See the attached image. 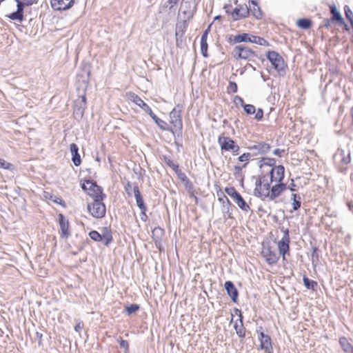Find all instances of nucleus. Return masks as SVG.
<instances>
[{
	"label": "nucleus",
	"instance_id": "obj_40",
	"mask_svg": "<svg viewBox=\"0 0 353 353\" xmlns=\"http://www.w3.org/2000/svg\"><path fill=\"white\" fill-rule=\"evenodd\" d=\"M344 12L346 19L350 21V23H352V21H353V12L349 6L345 5L344 6Z\"/></svg>",
	"mask_w": 353,
	"mask_h": 353
},
{
	"label": "nucleus",
	"instance_id": "obj_62",
	"mask_svg": "<svg viewBox=\"0 0 353 353\" xmlns=\"http://www.w3.org/2000/svg\"><path fill=\"white\" fill-rule=\"evenodd\" d=\"M141 215H140V217H141V219L145 222L148 219V216L146 215V211H141Z\"/></svg>",
	"mask_w": 353,
	"mask_h": 353
},
{
	"label": "nucleus",
	"instance_id": "obj_19",
	"mask_svg": "<svg viewBox=\"0 0 353 353\" xmlns=\"http://www.w3.org/2000/svg\"><path fill=\"white\" fill-rule=\"evenodd\" d=\"M218 143L221 146V149L225 151H230L235 144V142L232 139L227 137H219Z\"/></svg>",
	"mask_w": 353,
	"mask_h": 353
},
{
	"label": "nucleus",
	"instance_id": "obj_29",
	"mask_svg": "<svg viewBox=\"0 0 353 353\" xmlns=\"http://www.w3.org/2000/svg\"><path fill=\"white\" fill-rule=\"evenodd\" d=\"M339 344L343 351L346 353H353V347L349 343L347 339L345 336H342L339 339Z\"/></svg>",
	"mask_w": 353,
	"mask_h": 353
},
{
	"label": "nucleus",
	"instance_id": "obj_26",
	"mask_svg": "<svg viewBox=\"0 0 353 353\" xmlns=\"http://www.w3.org/2000/svg\"><path fill=\"white\" fill-rule=\"evenodd\" d=\"M234 200L236 202L238 207L243 211L248 212L250 210L249 205L246 203V201L244 200V199L242 197L239 192L234 199Z\"/></svg>",
	"mask_w": 353,
	"mask_h": 353
},
{
	"label": "nucleus",
	"instance_id": "obj_32",
	"mask_svg": "<svg viewBox=\"0 0 353 353\" xmlns=\"http://www.w3.org/2000/svg\"><path fill=\"white\" fill-rule=\"evenodd\" d=\"M291 200L292 201V207L294 211L298 210L301 206V198L298 194H292L291 195Z\"/></svg>",
	"mask_w": 353,
	"mask_h": 353
},
{
	"label": "nucleus",
	"instance_id": "obj_25",
	"mask_svg": "<svg viewBox=\"0 0 353 353\" xmlns=\"http://www.w3.org/2000/svg\"><path fill=\"white\" fill-rule=\"evenodd\" d=\"M81 98L80 101L75 102L74 113L79 115L80 117H82L86 108V97L85 95H83Z\"/></svg>",
	"mask_w": 353,
	"mask_h": 353
},
{
	"label": "nucleus",
	"instance_id": "obj_64",
	"mask_svg": "<svg viewBox=\"0 0 353 353\" xmlns=\"http://www.w3.org/2000/svg\"><path fill=\"white\" fill-rule=\"evenodd\" d=\"M179 1V0H168V3L170 4V8L171 9L174 5L176 4V3Z\"/></svg>",
	"mask_w": 353,
	"mask_h": 353
},
{
	"label": "nucleus",
	"instance_id": "obj_27",
	"mask_svg": "<svg viewBox=\"0 0 353 353\" xmlns=\"http://www.w3.org/2000/svg\"><path fill=\"white\" fill-rule=\"evenodd\" d=\"M188 28L187 20H183L182 21L178 22L176 25V31L175 34L176 37H182Z\"/></svg>",
	"mask_w": 353,
	"mask_h": 353
},
{
	"label": "nucleus",
	"instance_id": "obj_46",
	"mask_svg": "<svg viewBox=\"0 0 353 353\" xmlns=\"http://www.w3.org/2000/svg\"><path fill=\"white\" fill-rule=\"evenodd\" d=\"M227 90L228 93L232 92L236 93L237 92V85L234 81H230L229 85L227 88Z\"/></svg>",
	"mask_w": 353,
	"mask_h": 353
},
{
	"label": "nucleus",
	"instance_id": "obj_17",
	"mask_svg": "<svg viewBox=\"0 0 353 353\" xmlns=\"http://www.w3.org/2000/svg\"><path fill=\"white\" fill-rule=\"evenodd\" d=\"M59 223L61 229V237L67 239L70 235L69 221L62 214H59Z\"/></svg>",
	"mask_w": 353,
	"mask_h": 353
},
{
	"label": "nucleus",
	"instance_id": "obj_41",
	"mask_svg": "<svg viewBox=\"0 0 353 353\" xmlns=\"http://www.w3.org/2000/svg\"><path fill=\"white\" fill-rule=\"evenodd\" d=\"M0 168L6 170H14V166L12 163L6 161L4 159H0Z\"/></svg>",
	"mask_w": 353,
	"mask_h": 353
},
{
	"label": "nucleus",
	"instance_id": "obj_5",
	"mask_svg": "<svg viewBox=\"0 0 353 353\" xmlns=\"http://www.w3.org/2000/svg\"><path fill=\"white\" fill-rule=\"evenodd\" d=\"M267 58L271 62L274 68L280 76H284L286 73V65L283 57L275 51H268Z\"/></svg>",
	"mask_w": 353,
	"mask_h": 353
},
{
	"label": "nucleus",
	"instance_id": "obj_61",
	"mask_svg": "<svg viewBox=\"0 0 353 353\" xmlns=\"http://www.w3.org/2000/svg\"><path fill=\"white\" fill-rule=\"evenodd\" d=\"M146 113H148L150 115V117L152 119L153 121H156L157 116L152 112L151 108L148 111H147Z\"/></svg>",
	"mask_w": 353,
	"mask_h": 353
},
{
	"label": "nucleus",
	"instance_id": "obj_48",
	"mask_svg": "<svg viewBox=\"0 0 353 353\" xmlns=\"http://www.w3.org/2000/svg\"><path fill=\"white\" fill-rule=\"evenodd\" d=\"M217 196H219V201L221 202L223 205L226 203L227 197L224 195L223 192L221 190L217 192Z\"/></svg>",
	"mask_w": 353,
	"mask_h": 353
},
{
	"label": "nucleus",
	"instance_id": "obj_57",
	"mask_svg": "<svg viewBox=\"0 0 353 353\" xmlns=\"http://www.w3.org/2000/svg\"><path fill=\"white\" fill-rule=\"evenodd\" d=\"M83 327V322H79L77 323V325L74 326V330L76 332H79Z\"/></svg>",
	"mask_w": 353,
	"mask_h": 353
},
{
	"label": "nucleus",
	"instance_id": "obj_39",
	"mask_svg": "<svg viewBox=\"0 0 353 353\" xmlns=\"http://www.w3.org/2000/svg\"><path fill=\"white\" fill-rule=\"evenodd\" d=\"M154 121L160 129L167 131L170 130V128L168 127V123L162 119H159L158 117H157L156 121Z\"/></svg>",
	"mask_w": 353,
	"mask_h": 353
},
{
	"label": "nucleus",
	"instance_id": "obj_34",
	"mask_svg": "<svg viewBox=\"0 0 353 353\" xmlns=\"http://www.w3.org/2000/svg\"><path fill=\"white\" fill-rule=\"evenodd\" d=\"M133 101L135 104L139 106L143 111L145 112L148 111L150 108L149 105L145 103L139 96L135 95L133 97Z\"/></svg>",
	"mask_w": 353,
	"mask_h": 353
},
{
	"label": "nucleus",
	"instance_id": "obj_8",
	"mask_svg": "<svg viewBox=\"0 0 353 353\" xmlns=\"http://www.w3.org/2000/svg\"><path fill=\"white\" fill-rule=\"evenodd\" d=\"M103 200L97 199L88 205V212L96 219H101L105 216L106 209Z\"/></svg>",
	"mask_w": 353,
	"mask_h": 353
},
{
	"label": "nucleus",
	"instance_id": "obj_42",
	"mask_svg": "<svg viewBox=\"0 0 353 353\" xmlns=\"http://www.w3.org/2000/svg\"><path fill=\"white\" fill-rule=\"evenodd\" d=\"M201 52L203 57H208V43L207 41H201Z\"/></svg>",
	"mask_w": 353,
	"mask_h": 353
},
{
	"label": "nucleus",
	"instance_id": "obj_31",
	"mask_svg": "<svg viewBox=\"0 0 353 353\" xmlns=\"http://www.w3.org/2000/svg\"><path fill=\"white\" fill-rule=\"evenodd\" d=\"M282 193V191L279 189V188L277 186V185H273L271 189L270 190L269 195L268 196V198H269L270 200L273 201L278 196L281 195Z\"/></svg>",
	"mask_w": 353,
	"mask_h": 353
},
{
	"label": "nucleus",
	"instance_id": "obj_9",
	"mask_svg": "<svg viewBox=\"0 0 353 353\" xmlns=\"http://www.w3.org/2000/svg\"><path fill=\"white\" fill-rule=\"evenodd\" d=\"M264 176L255 183L254 195L258 197L268 198L270 190V183Z\"/></svg>",
	"mask_w": 353,
	"mask_h": 353
},
{
	"label": "nucleus",
	"instance_id": "obj_28",
	"mask_svg": "<svg viewBox=\"0 0 353 353\" xmlns=\"http://www.w3.org/2000/svg\"><path fill=\"white\" fill-rule=\"evenodd\" d=\"M253 35H251L248 33H242L237 35L234 36L232 41L234 43H241V42H250L252 41V38Z\"/></svg>",
	"mask_w": 353,
	"mask_h": 353
},
{
	"label": "nucleus",
	"instance_id": "obj_51",
	"mask_svg": "<svg viewBox=\"0 0 353 353\" xmlns=\"http://www.w3.org/2000/svg\"><path fill=\"white\" fill-rule=\"evenodd\" d=\"M263 117V111L261 108H259L255 112L254 119L257 121H261Z\"/></svg>",
	"mask_w": 353,
	"mask_h": 353
},
{
	"label": "nucleus",
	"instance_id": "obj_15",
	"mask_svg": "<svg viewBox=\"0 0 353 353\" xmlns=\"http://www.w3.org/2000/svg\"><path fill=\"white\" fill-rule=\"evenodd\" d=\"M284 172L285 168L281 165L273 167L270 172V182H281L284 178Z\"/></svg>",
	"mask_w": 353,
	"mask_h": 353
},
{
	"label": "nucleus",
	"instance_id": "obj_43",
	"mask_svg": "<svg viewBox=\"0 0 353 353\" xmlns=\"http://www.w3.org/2000/svg\"><path fill=\"white\" fill-rule=\"evenodd\" d=\"M243 108L247 114H253L256 112V108L252 104H245Z\"/></svg>",
	"mask_w": 353,
	"mask_h": 353
},
{
	"label": "nucleus",
	"instance_id": "obj_21",
	"mask_svg": "<svg viewBox=\"0 0 353 353\" xmlns=\"http://www.w3.org/2000/svg\"><path fill=\"white\" fill-rule=\"evenodd\" d=\"M236 312L239 313V324L237 322H236L234 325V330L236 331V334L240 338H244L245 333V327H244L243 323V316H242L241 310H239L238 309H236Z\"/></svg>",
	"mask_w": 353,
	"mask_h": 353
},
{
	"label": "nucleus",
	"instance_id": "obj_58",
	"mask_svg": "<svg viewBox=\"0 0 353 353\" xmlns=\"http://www.w3.org/2000/svg\"><path fill=\"white\" fill-rule=\"evenodd\" d=\"M239 146L238 145L234 144L232 149H230V151H232L233 154L236 155L238 154L239 150Z\"/></svg>",
	"mask_w": 353,
	"mask_h": 353
},
{
	"label": "nucleus",
	"instance_id": "obj_23",
	"mask_svg": "<svg viewBox=\"0 0 353 353\" xmlns=\"http://www.w3.org/2000/svg\"><path fill=\"white\" fill-rule=\"evenodd\" d=\"M250 3V12L256 19H260L262 18L263 14L258 3L254 0L249 1Z\"/></svg>",
	"mask_w": 353,
	"mask_h": 353
},
{
	"label": "nucleus",
	"instance_id": "obj_1",
	"mask_svg": "<svg viewBox=\"0 0 353 353\" xmlns=\"http://www.w3.org/2000/svg\"><path fill=\"white\" fill-rule=\"evenodd\" d=\"M281 231L283 232L282 239L278 242V248L279 254H277L275 252L272 251L270 248L265 249L263 251L262 254L265 258L266 262L270 265L275 264L278 262L280 258V255L282 256L283 260H285V254L290 250V236L289 230L288 228H281Z\"/></svg>",
	"mask_w": 353,
	"mask_h": 353
},
{
	"label": "nucleus",
	"instance_id": "obj_50",
	"mask_svg": "<svg viewBox=\"0 0 353 353\" xmlns=\"http://www.w3.org/2000/svg\"><path fill=\"white\" fill-rule=\"evenodd\" d=\"M251 155H252V152L243 153L239 157V161H248Z\"/></svg>",
	"mask_w": 353,
	"mask_h": 353
},
{
	"label": "nucleus",
	"instance_id": "obj_7",
	"mask_svg": "<svg viewBox=\"0 0 353 353\" xmlns=\"http://www.w3.org/2000/svg\"><path fill=\"white\" fill-rule=\"evenodd\" d=\"M232 54L236 58L248 61H254V58L258 57L256 52L244 45L236 46L233 50Z\"/></svg>",
	"mask_w": 353,
	"mask_h": 353
},
{
	"label": "nucleus",
	"instance_id": "obj_12",
	"mask_svg": "<svg viewBox=\"0 0 353 353\" xmlns=\"http://www.w3.org/2000/svg\"><path fill=\"white\" fill-rule=\"evenodd\" d=\"M235 8L230 13L234 21L245 19L249 16L250 9L246 4H238V0H234Z\"/></svg>",
	"mask_w": 353,
	"mask_h": 353
},
{
	"label": "nucleus",
	"instance_id": "obj_55",
	"mask_svg": "<svg viewBox=\"0 0 353 353\" xmlns=\"http://www.w3.org/2000/svg\"><path fill=\"white\" fill-rule=\"evenodd\" d=\"M285 152L284 150H281L279 148H276L272 151L273 154L278 156V157H282L283 154Z\"/></svg>",
	"mask_w": 353,
	"mask_h": 353
},
{
	"label": "nucleus",
	"instance_id": "obj_53",
	"mask_svg": "<svg viewBox=\"0 0 353 353\" xmlns=\"http://www.w3.org/2000/svg\"><path fill=\"white\" fill-rule=\"evenodd\" d=\"M234 102L236 103V105L240 104L243 107L245 105L243 99L237 95L234 97Z\"/></svg>",
	"mask_w": 353,
	"mask_h": 353
},
{
	"label": "nucleus",
	"instance_id": "obj_44",
	"mask_svg": "<svg viewBox=\"0 0 353 353\" xmlns=\"http://www.w3.org/2000/svg\"><path fill=\"white\" fill-rule=\"evenodd\" d=\"M139 309V305L137 304H131L129 306L126 307V312L128 315H130L134 312H136Z\"/></svg>",
	"mask_w": 353,
	"mask_h": 353
},
{
	"label": "nucleus",
	"instance_id": "obj_16",
	"mask_svg": "<svg viewBox=\"0 0 353 353\" xmlns=\"http://www.w3.org/2000/svg\"><path fill=\"white\" fill-rule=\"evenodd\" d=\"M50 3L54 10H65L72 6L74 0H51Z\"/></svg>",
	"mask_w": 353,
	"mask_h": 353
},
{
	"label": "nucleus",
	"instance_id": "obj_37",
	"mask_svg": "<svg viewBox=\"0 0 353 353\" xmlns=\"http://www.w3.org/2000/svg\"><path fill=\"white\" fill-rule=\"evenodd\" d=\"M251 43L259 44L260 46H268L269 42L262 37L258 36H252Z\"/></svg>",
	"mask_w": 353,
	"mask_h": 353
},
{
	"label": "nucleus",
	"instance_id": "obj_60",
	"mask_svg": "<svg viewBox=\"0 0 353 353\" xmlns=\"http://www.w3.org/2000/svg\"><path fill=\"white\" fill-rule=\"evenodd\" d=\"M317 248H313V251H312V263H314V258H316V259H318L319 258V255L317 254Z\"/></svg>",
	"mask_w": 353,
	"mask_h": 353
},
{
	"label": "nucleus",
	"instance_id": "obj_63",
	"mask_svg": "<svg viewBox=\"0 0 353 353\" xmlns=\"http://www.w3.org/2000/svg\"><path fill=\"white\" fill-rule=\"evenodd\" d=\"M296 186L295 183H294V181L292 180V183L288 185V188H289L291 191L294 192L296 190L294 187Z\"/></svg>",
	"mask_w": 353,
	"mask_h": 353
},
{
	"label": "nucleus",
	"instance_id": "obj_10",
	"mask_svg": "<svg viewBox=\"0 0 353 353\" xmlns=\"http://www.w3.org/2000/svg\"><path fill=\"white\" fill-rule=\"evenodd\" d=\"M89 236L94 241H103L105 245H108L113 240L111 230L108 228H103L102 234L96 230L90 231Z\"/></svg>",
	"mask_w": 353,
	"mask_h": 353
},
{
	"label": "nucleus",
	"instance_id": "obj_6",
	"mask_svg": "<svg viewBox=\"0 0 353 353\" xmlns=\"http://www.w3.org/2000/svg\"><path fill=\"white\" fill-rule=\"evenodd\" d=\"M334 162L338 167L340 172L345 173L347 170V165L351 161V153L348 150L345 152L344 150H339L334 157Z\"/></svg>",
	"mask_w": 353,
	"mask_h": 353
},
{
	"label": "nucleus",
	"instance_id": "obj_4",
	"mask_svg": "<svg viewBox=\"0 0 353 353\" xmlns=\"http://www.w3.org/2000/svg\"><path fill=\"white\" fill-rule=\"evenodd\" d=\"M81 188L94 201L103 199L106 196L105 194L103 193L101 187L90 180H85L81 185Z\"/></svg>",
	"mask_w": 353,
	"mask_h": 353
},
{
	"label": "nucleus",
	"instance_id": "obj_36",
	"mask_svg": "<svg viewBox=\"0 0 353 353\" xmlns=\"http://www.w3.org/2000/svg\"><path fill=\"white\" fill-rule=\"evenodd\" d=\"M163 161L174 172H177L179 169V165L176 163H174L170 157L164 156Z\"/></svg>",
	"mask_w": 353,
	"mask_h": 353
},
{
	"label": "nucleus",
	"instance_id": "obj_33",
	"mask_svg": "<svg viewBox=\"0 0 353 353\" xmlns=\"http://www.w3.org/2000/svg\"><path fill=\"white\" fill-rule=\"evenodd\" d=\"M296 25L302 29L307 30L312 26V21L305 18L300 19L297 20Z\"/></svg>",
	"mask_w": 353,
	"mask_h": 353
},
{
	"label": "nucleus",
	"instance_id": "obj_24",
	"mask_svg": "<svg viewBox=\"0 0 353 353\" xmlns=\"http://www.w3.org/2000/svg\"><path fill=\"white\" fill-rule=\"evenodd\" d=\"M330 10L332 14L330 19L333 22H336L339 24L344 23V19L335 5L330 6Z\"/></svg>",
	"mask_w": 353,
	"mask_h": 353
},
{
	"label": "nucleus",
	"instance_id": "obj_11",
	"mask_svg": "<svg viewBox=\"0 0 353 353\" xmlns=\"http://www.w3.org/2000/svg\"><path fill=\"white\" fill-rule=\"evenodd\" d=\"M256 332L260 341V349L263 350L265 353H272L273 348L270 336L263 332L262 327H259L256 329Z\"/></svg>",
	"mask_w": 353,
	"mask_h": 353
},
{
	"label": "nucleus",
	"instance_id": "obj_49",
	"mask_svg": "<svg viewBox=\"0 0 353 353\" xmlns=\"http://www.w3.org/2000/svg\"><path fill=\"white\" fill-rule=\"evenodd\" d=\"M133 188L134 187L130 181H128L124 186L125 190L129 196H132V190H133Z\"/></svg>",
	"mask_w": 353,
	"mask_h": 353
},
{
	"label": "nucleus",
	"instance_id": "obj_56",
	"mask_svg": "<svg viewBox=\"0 0 353 353\" xmlns=\"http://www.w3.org/2000/svg\"><path fill=\"white\" fill-rule=\"evenodd\" d=\"M210 28V26H209L208 28L203 32V33L201 36V41H207V37L208 35Z\"/></svg>",
	"mask_w": 353,
	"mask_h": 353
},
{
	"label": "nucleus",
	"instance_id": "obj_30",
	"mask_svg": "<svg viewBox=\"0 0 353 353\" xmlns=\"http://www.w3.org/2000/svg\"><path fill=\"white\" fill-rule=\"evenodd\" d=\"M231 202L228 198H226V203L223 205V214L225 220H226L227 219L232 218L231 212Z\"/></svg>",
	"mask_w": 353,
	"mask_h": 353
},
{
	"label": "nucleus",
	"instance_id": "obj_35",
	"mask_svg": "<svg viewBox=\"0 0 353 353\" xmlns=\"http://www.w3.org/2000/svg\"><path fill=\"white\" fill-rule=\"evenodd\" d=\"M303 283L305 288L308 290H314L317 286V283L313 280H310L307 276H304L303 278Z\"/></svg>",
	"mask_w": 353,
	"mask_h": 353
},
{
	"label": "nucleus",
	"instance_id": "obj_45",
	"mask_svg": "<svg viewBox=\"0 0 353 353\" xmlns=\"http://www.w3.org/2000/svg\"><path fill=\"white\" fill-rule=\"evenodd\" d=\"M225 192L232 198L234 199L239 192L234 187L226 188Z\"/></svg>",
	"mask_w": 353,
	"mask_h": 353
},
{
	"label": "nucleus",
	"instance_id": "obj_47",
	"mask_svg": "<svg viewBox=\"0 0 353 353\" xmlns=\"http://www.w3.org/2000/svg\"><path fill=\"white\" fill-rule=\"evenodd\" d=\"M120 347L125 349V353H128L129 352V343L127 341L122 339L120 338L119 339Z\"/></svg>",
	"mask_w": 353,
	"mask_h": 353
},
{
	"label": "nucleus",
	"instance_id": "obj_13",
	"mask_svg": "<svg viewBox=\"0 0 353 353\" xmlns=\"http://www.w3.org/2000/svg\"><path fill=\"white\" fill-rule=\"evenodd\" d=\"M248 149L252 152L253 156L264 155L270 151L271 146L265 142L261 141L250 145Z\"/></svg>",
	"mask_w": 353,
	"mask_h": 353
},
{
	"label": "nucleus",
	"instance_id": "obj_18",
	"mask_svg": "<svg viewBox=\"0 0 353 353\" xmlns=\"http://www.w3.org/2000/svg\"><path fill=\"white\" fill-rule=\"evenodd\" d=\"M224 287L225 290L227 291L228 296L231 298L232 301L234 303H236L239 292L234 283L230 281H225Z\"/></svg>",
	"mask_w": 353,
	"mask_h": 353
},
{
	"label": "nucleus",
	"instance_id": "obj_20",
	"mask_svg": "<svg viewBox=\"0 0 353 353\" xmlns=\"http://www.w3.org/2000/svg\"><path fill=\"white\" fill-rule=\"evenodd\" d=\"M134 195L136 199L137 205L141 211H147V207L145 205L143 199L137 185L133 188Z\"/></svg>",
	"mask_w": 353,
	"mask_h": 353
},
{
	"label": "nucleus",
	"instance_id": "obj_2",
	"mask_svg": "<svg viewBox=\"0 0 353 353\" xmlns=\"http://www.w3.org/2000/svg\"><path fill=\"white\" fill-rule=\"evenodd\" d=\"M17 3V10L6 15V17L13 21L21 22L24 19V9L37 3L38 0H14Z\"/></svg>",
	"mask_w": 353,
	"mask_h": 353
},
{
	"label": "nucleus",
	"instance_id": "obj_59",
	"mask_svg": "<svg viewBox=\"0 0 353 353\" xmlns=\"http://www.w3.org/2000/svg\"><path fill=\"white\" fill-rule=\"evenodd\" d=\"M278 183H277L276 185L279 188V189L282 191V192L287 189V185L285 183H282V181L278 182Z\"/></svg>",
	"mask_w": 353,
	"mask_h": 353
},
{
	"label": "nucleus",
	"instance_id": "obj_38",
	"mask_svg": "<svg viewBox=\"0 0 353 353\" xmlns=\"http://www.w3.org/2000/svg\"><path fill=\"white\" fill-rule=\"evenodd\" d=\"M175 173L177 174L178 177L182 182L185 183L186 186H188V184H190V185H192L191 182L190 181L185 174L181 172L180 169H179L177 172H175Z\"/></svg>",
	"mask_w": 353,
	"mask_h": 353
},
{
	"label": "nucleus",
	"instance_id": "obj_22",
	"mask_svg": "<svg viewBox=\"0 0 353 353\" xmlns=\"http://www.w3.org/2000/svg\"><path fill=\"white\" fill-rule=\"evenodd\" d=\"M70 152L72 155V161L75 166L80 165L81 163V157L79 154V148L75 143H71L70 145Z\"/></svg>",
	"mask_w": 353,
	"mask_h": 353
},
{
	"label": "nucleus",
	"instance_id": "obj_3",
	"mask_svg": "<svg viewBox=\"0 0 353 353\" xmlns=\"http://www.w3.org/2000/svg\"><path fill=\"white\" fill-rule=\"evenodd\" d=\"M182 111L183 106L177 104L170 113V123L172 125V127L170 128V131L173 134L176 132L181 133L183 128Z\"/></svg>",
	"mask_w": 353,
	"mask_h": 353
},
{
	"label": "nucleus",
	"instance_id": "obj_14",
	"mask_svg": "<svg viewBox=\"0 0 353 353\" xmlns=\"http://www.w3.org/2000/svg\"><path fill=\"white\" fill-rule=\"evenodd\" d=\"M181 7L184 9L183 12L184 14L187 15L188 19H190L193 17L196 9V5L194 3V0H183Z\"/></svg>",
	"mask_w": 353,
	"mask_h": 353
},
{
	"label": "nucleus",
	"instance_id": "obj_54",
	"mask_svg": "<svg viewBox=\"0 0 353 353\" xmlns=\"http://www.w3.org/2000/svg\"><path fill=\"white\" fill-rule=\"evenodd\" d=\"M323 24L322 25V27H324L325 28H329L331 26V22H333L331 19L325 18L323 21Z\"/></svg>",
	"mask_w": 353,
	"mask_h": 353
},
{
	"label": "nucleus",
	"instance_id": "obj_52",
	"mask_svg": "<svg viewBox=\"0 0 353 353\" xmlns=\"http://www.w3.org/2000/svg\"><path fill=\"white\" fill-rule=\"evenodd\" d=\"M265 161H264V165H269V166H276L275 164H276V160L273 158H268V159H265Z\"/></svg>",
	"mask_w": 353,
	"mask_h": 353
}]
</instances>
